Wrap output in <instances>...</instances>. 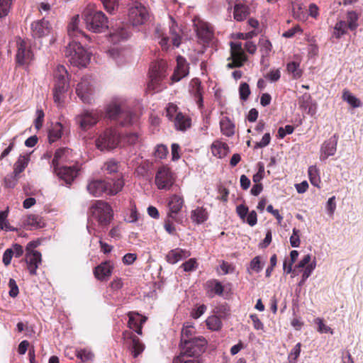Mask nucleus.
<instances>
[{"label":"nucleus","mask_w":363,"mask_h":363,"mask_svg":"<svg viewBox=\"0 0 363 363\" xmlns=\"http://www.w3.org/2000/svg\"><path fill=\"white\" fill-rule=\"evenodd\" d=\"M32 35L35 38H42L50 32V23L45 19L34 21L31 24Z\"/></svg>","instance_id":"obj_19"},{"label":"nucleus","mask_w":363,"mask_h":363,"mask_svg":"<svg viewBox=\"0 0 363 363\" xmlns=\"http://www.w3.org/2000/svg\"><path fill=\"white\" fill-rule=\"evenodd\" d=\"M142 138L137 133H130L126 134L121 139L123 144L134 145L140 143Z\"/></svg>","instance_id":"obj_44"},{"label":"nucleus","mask_w":363,"mask_h":363,"mask_svg":"<svg viewBox=\"0 0 363 363\" xmlns=\"http://www.w3.org/2000/svg\"><path fill=\"white\" fill-rule=\"evenodd\" d=\"M55 84L54 88V101L58 105L62 104L65 98V93L67 91L68 74L64 66L59 65L55 72Z\"/></svg>","instance_id":"obj_4"},{"label":"nucleus","mask_w":363,"mask_h":363,"mask_svg":"<svg viewBox=\"0 0 363 363\" xmlns=\"http://www.w3.org/2000/svg\"><path fill=\"white\" fill-rule=\"evenodd\" d=\"M240 97L242 100L245 101L250 94V89L249 85L243 82L240 84L239 88Z\"/></svg>","instance_id":"obj_57"},{"label":"nucleus","mask_w":363,"mask_h":363,"mask_svg":"<svg viewBox=\"0 0 363 363\" xmlns=\"http://www.w3.org/2000/svg\"><path fill=\"white\" fill-rule=\"evenodd\" d=\"M11 4L12 0H0V18L8 15Z\"/></svg>","instance_id":"obj_54"},{"label":"nucleus","mask_w":363,"mask_h":363,"mask_svg":"<svg viewBox=\"0 0 363 363\" xmlns=\"http://www.w3.org/2000/svg\"><path fill=\"white\" fill-rule=\"evenodd\" d=\"M196 26L197 34L200 38L207 39L211 37L212 30L207 23L199 22Z\"/></svg>","instance_id":"obj_38"},{"label":"nucleus","mask_w":363,"mask_h":363,"mask_svg":"<svg viewBox=\"0 0 363 363\" xmlns=\"http://www.w3.org/2000/svg\"><path fill=\"white\" fill-rule=\"evenodd\" d=\"M86 189L90 194L95 197L101 196L104 193L108 194L107 183L103 180L90 181L86 186Z\"/></svg>","instance_id":"obj_21"},{"label":"nucleus","mask_w":363,"mask_h":363,"mask_svg":"<svg viewBox=\"0 0 363 363\" xmlns=\"http://www.w3.org/2000/svg\"><path fill=\"white\" fill-rule=\"evenodd\" d=\"M287 71L295 79H298L302 75V71L300 69V65L296 62H291L287 65Z\"/></svg>","instance_id":"obj_50"},{"label":"nucleus","mask_w":363,"mask_h":363,"mask_svg":"<svg viewBox=\"0 0 363 363\" xmlns=\"http://www.w3.org/2000/svg\"><path fill=\"white\" fill-rule=\"evenodd\" d=\"M301 344L297 343L294 347L291 350L288 356L289 363H297V358L301 353Z\"/></svg>","instance_id":"obj_52"},{"label":"nucleus","mask_w":363,"mask_h":363,"mask_svg":"<svg viewBox=\"0 0 363 363\" xmlns=\"http://www.w3.org/2000/svg\"><path fill=\"white\" fill-rule=\"evenodd\" d=\"M7 216L8 213L6 211H0V230L16 231V229L10 225Z\"/></svg>","instance_id":"obj_48"},{"label":"nucleus","mask_w":363,"mask_h":363,"mask_svg":"<svg viewBox=\"0 0 363 363\" xmlns=\"http://www.w3.org/2000/svg\"><path fill=\"white\" fill-rule=\"evenodd\" d=\"M164 64L162 62L155 65L151 67L150 72L151 84L150 86H153L155 84H157L161 80L164 76Z\"/></svg>","instance_id":"obj_27"},{"label":"nucleus","mask_w":363,"mask_h":363,"mask_svg":"<svg viewBox=\"0 0 363 363\" xmlns=\"http://www.w3.org/2000/svg\"><path fill=\"white\" fill-rule=\"evenodd\" d=\"M29 162V155H20L18 160L14 164L13 173L15 175H18L27 167Z\"/></svg>","instance_id":"obj_37"},{"label":"nucleus","mask_w":363,"mask_h":363,"mask_svg":"<svg viewBox=\"0 0 363 363\" xmlns=\"http://www.w3.org/2000/svg\"><path fill=\"white\" fill-rule=\"evenodd\" d=\"M191 255L189 251L181 248L172 250L166 256L167 261L170 264H176L182 259L189 257Z\"/></svg>","instance_id":"obj_24"},{"label":"nucleus","mask_w":363,"mask_h":363,"mask_svg":"<svg viewBox=\"0 0 363 363\" xmlns=\"http://www.w3.org/2000/svg\"><path fill=\"white\" fill-rule=\"evenodd\" d=\"M169 35L163 30L161 26H157L155 28V38L158 40V43L162 50H168L169 47V38L174 47L178 48L182 41V30L177 26V22L172 17H169Z\"/></svg>","instance_id":"obj_1"},{"label":"nucleus","mask_w":363,"mask_h":363,"mask_svg":"<svg viewBox=\"0 0 363 363\" xmlns=\"http://www.w3.org/2000/svg\"><path fill=\"white\" fill-rule=\"evenodd\" d=\"M128 317V326L130 328H134L135 327H138L139 321L140 323V324L142 325L146 320L145 318L140 317V315L138 313H129Z\"/></svg>","instance_id":"obj_49"},{"label":"nucleus","mask_w":363,"mask_h":363,"mask_svg":"<svg viewBox=\"0 0 363 363\" xmlns=\"http://www.w3.org/2000/svg\"><path fill=\"white\" fill-rule=\"evenodd\" d=\"M65 55L69 62L76 67H86L90 60V54L78 42L69 43Z\"/></svg>","instance_id":"obj_3"},{"label":"nucleus","mask_w":363,"mask_h":363,"mask_svg":"<svg viewBox=\"0 0 363 363\" xmlns=\"http://www.w3.org/2000/svg\"><path fill=\"white\" fill-rule=\"evenodd\" d=\"M174 363H199L197 358H189L185 354H180L174 361Z\"/></svg>","instance_id":"obj_63"},{"label":"nucleus","mask_w":363,"mask_h":363,"mask_svg":"<svg viewBox=\"0 0 363 363\" xmlns=\"http://www.w3.org/2000/svg\"><path fill=\"white\" fill-rule=\"evenodd\" d=\"M132 338V347L131 353L134 358L138 357L145 349V345L141 342L140 339L135 336H131Z\"/></svg>","instance_id":"obj_39"},{"label":"nucleus","mask_w":363,"mask_h":363,"mask_svg":"<svg viewBox=\"0 0 363 363\" xmlns=\"http://www.w3.org/2000/svg\"><path fill=\"white\" fill-rule=\"evenodd\" d=\"M72 160V150L68 148L58 149L54 155L52 160L53 168L65 166L64 164Z\"/></svg>","instance_id":"obj_17"},{"label":"nucleus","mask_w":363,"mask_h":363,"mask_svg":"<svg viewBox=\"0 0 363 363\" xmlns=\"http://www.w3.org/2000/svg\"><path fill=\"white\" fill-rule=\"evenodd\" d=\"M342 99L350 104L352 108H359L362 106L361 101L353 95L348 89L342 91Z\"/></svg>","instance_id":"obj_34"},{"label":"nucleus","mask_w":363,"mask_h":363,"mask_svg":"<svg viewBox=\"0 0 363 363\" xmlns=\"http://www.w3.org/2000/svg\"><path fill=\"white\" fill-rule=\"evenodd\" d=\"M208 217V214L206 208L203 207H197L191 212V219L196 224H201L205 222Z\"/></svg>","instance_id":"obj_29"},{"label":"nucleus","mask_w":363,"mask_h":363,"mask_svg":"<svg viewBox=\"0 0 363 363\" xmlns=\"http://www.w3.org/2000/svg\"><path fill=\"white\" fill-rule=\"evenodd\" d=\"M168 152L167 147L163 145H159L157 146L155 151V155L159 159H163L166 157Z\"/></svg>","instance_id":"obj_64"},{"label":"nucleus","mask_w":363,"mask_h":363,"mask_svg":"<svg viewBox=\"0 0 363 363\" xmlns=\"http://www.w3.org/2000/svg\"><path fill=\"white\" fill-rule=\"evenodd\" d=\"M76 93L81 100L85 104H91L93 101L94 87L91 79L88 77L82 78L77 84Z\"/></svg>","instance_id":"obj_10"},{"label":"nucleus","mask_w":363,"mask_h":363,"mask_svg":"<svg viewBox=\"0 0 363 363\" xmlns=\"http://www.w3.org/2000/svg\"><path fill=\"white\" fill-rule=\"evenodd\" d=\"M54 172L62 179L67 183H71L78 174V169L75 166H62L54 168Z\"/></svg>","instance_id":"obj_18"},{"label":"nucleus","mask_w":363,"mask_h":363,"mask_svg":"<svg viewBox=\"0 0 363 363\" xmlns=\"http://www.w3.org/2000/svg\"><path fill=\"white\" fill-rule=\"evenodd\" d=\"M114 264L111 261H106L95 267L94 274L100 281H106L111 276Z\"/></svg>","instance_id":"obj_16"},{"label":"nucleus","mask_w":363,"mask_h":363,"mask_svg":"<svg viewBox=\"0 0 363 363\" xmlns=\"http://www.w3.org/2000/svg\"><path fill=\"white\" fill-rule=\"evenodd\" d=\"M62 131V125L60 122H57L52 125L48 133V139L50 143H54L61 138Z\"/></svg>","instance_id":"obj_36"},{"label":"nucleus","mask_w":363,"mask_h":363,"mask_svg":"<svg viewBox=\"0 0 363 363\" xmlns=\"http://www.w3.org/2000/svg\"><path fill=\"white\" fill-rule=\"evenodd\" d=\"M358 18H359V16L355 11H351L347 12V25L351 30H354L357 29V28L359 26V24L357 23Z\"/></svg>","instance_id":"obj_47"},{"label":"nucleus","mask_w":363,"mask_h":363,"mask_svg":"<svg viewBox=\"0 0 363 363\" xmlns=\"http://www.w3.org/2000/svg\"><path fill=\"white\" fill-rule=\"evenodd\" d=\"M230 56L228 58V68L240 67L242 66L243 63L247 60V57L245 54L244 50L241 43L231 42L230 43Z\"/></svg>","instance_id":"obj_9"},{"label":"nucleus","mask_w":363,"mask_h":363,"mask_svg":"<svg viewBox=\"0 0 363 363\" xmlns=\"http://www.w3.org/2000/svg\"><path fill=\"white\" fill-rule=\"evenodd\" d=\"M206 325L209 330H218L221 328L222 322L216 315H211L206 320Z\"/></svg>","instance_id":"obj_43"},{"label":"nucleus","mask_w":363,"mask_h":363,"mask_svg":"<svg viewBox=\"0 0 363 363\" xmlns=\"http://www.w3.org/2000/svg\"><path fill=\"white\" fill-rule=\"evenodd\" d=\"M99 118V113L96 110H85L76 117V121L82 129L86 130L95 125Z\"/></svg>","instance_id":"obj_14"},{"label":"nucleus","mask_w":363,"mask_h":363,"mask_svg":"<svg viewBox=\"0 0 363 363\" xmlns=\"http://www.w3.org/2000/svg\"><path fill=\"white\" fill-rule=\"evenodd\" d=\"M314 323L318 325L317 330L320 333L333 334V330L329 326L325 324L323 319L317 318L314 320Z\"/></svg>","instance_id":"obj_51"},{"label":"nucleus","mask_w":363,"mask_h":363,"mask_svg":"<svg viewBox=\"0 0 363 363\" xmlns=\"http://www.w3.org/2000/svg\"><path fill=\"white\" fill-rule=\"evenodd\" d=\"M211 149L212 154L218 158L225 157L229 152L228 145L220 140L214 141L211 146Z\"/></svg>","instance_id":"obj_25"},{"label":"nucleus","mask_w":363,"mask_h":363,"mask_svg":"<svg viewBox=\"0 0 363 363\" xmlns=\"http://www.w3.org/2000/svg\"><path fill=\"white\" fill-rule=\"evenodd\" d=\"M36 247V245L33 242H29L26 247V261L28 266V269L30 274H35L36 269L38 268L39 265L41 264V253L30 250V247Z\"/></svg>","instance_id":"obj_12"},{"label":"nucleus","mask_w":363,"mask_h":363,"mask_svg":"<svg viewBox=\"0 0 363 363\" xmlns=\"http://www.w3.org/2000/svg\"><path fill=\"white\" fill-rule=\"evenodd\" d=\"M119 143V135L112 129L106 130L96 140V147L101 151H110L116 148Z\"/></svg>","instance_id":"obj_7"},{"label":"nucleus","mask_w":363,"mask_h":363,"mask_svg":"<svg viewBox=\"0 0 363 363\" xmlns=\"http://www.w3.org/2000/svg\"><path fill=\"white\" fill-rule=\"evenodd\" d=\"M106 113L109 118L117 120L123 125L132 124L137 119L136 115L123 102H111L106 108Z\"/></svg>","instance_id":"obj_2"},{"label":"nucleus","mask_w":363,"mask_h":363,"mask_svg":"<svg viewBox=\"0 0 363 363\" xmlns=\"http://www.w3.org/2000/svg\"><path fill=\"white\" fill-rule=\"evenodd\" d=\"M18 50L16 53V61L20 65H24L29 62L31 59V53L29 50H26V43L19 39L17 41Z\"/></svg>","instance_id":"obj_23"},{"label":"nucleus","mask_w":363,"mask_h":363,"mask_svg":"<svg viewBox=\"0 0 363 363\" xmlns=\"http://www.w3.org/2000/svg\"><path fill=\"white\" fill-rule=\"evenodd\" d=\"M124 182L122 179H118L113 184L107 183V189L108 195H115L121 191L123 187Z\"/></svg>","instance_id":"obj_46"},{"label":"nucleus","mask_w":363,"mask_h":363,"mask_svg":"<svg viewBox=\"0 0 363 363\" xmlns=\"http://www.w3.org/2000/svg\"><path fill=\"white\" fill-rule=\"evenodd\" d=\"M315 267H316V259L314 257L313 260L305 267L303 274H302L303 278L308 279L311 275V274L313 273V272L315 269Z\"/></svg>","instance_id":"obj_62"},{"label":"nucleus","mask_w":363,"mask_h":363,"mask_svg":"<svg viewBox=\"0 0 363 363\" xmlns=\"http://www.w3.org/2000/svg\"><path fill=\"white\" fill-rule=\"evenodd\" d=\"M105 9L109 12H113L118 7V0H101Z\"/></svg>","instance_id":"obj_59"},{"label":"nucleus","mask_w":363,"mask_h":363,"mask_svg":"<svg viewBox=\"0 0 363 363\" xmlns=\"http://www.w3.org/2000/svg\"><path fill=\"white\" fill-rule=\"evenodd\" d=\"M292 12L294 16L299 21H305L306 15L305 13V6L301 3H295L292 5Z\"/></svg>","instance_id":"obj_42"},{"label":"nucleus","mask_w":363,"mask_h":363,"mask_svg":"<svg viewBox=\"0 0 363 363\" xmlns=\"http://www.w3.org/2000/svg\"><path fill=\"white\" fill-rule=\"evenodd\" d=\"M184 206V199L182 196L173 194L168 200V217L172 220L179 222L177 215Z\"/></svg>","instance_id":"obj_15"},{"label":"nucleus","mask_w":363,"mask_h":363,"mask_svg":"<svg viewBox=\"0 0 363 363\" xmlns=\"http://www.w3.org/2000/svg\"><path fill=\"white\" fill-rule=\"evenodd\" d=\"M190 92L197 99V104L199 107L202 106L203 98L201 86V82L199 79H193L189 84Z\"/></svg>","instance_id":"obj_28"},{"label":"nucleus","mask_w":363,"mask_h":363,"mask_svg":"<svg viewBox=\"0 0 363 363\" xmlns=\"http://www.w3.org/2000/svg\"><path fill=\"white\" fill-rule=\"evenodd\" d=\"M195 333V328L193 325L190 323H186L182 330V341L184 344L186 343V341H190V339H194L193 335Z\"/></svg>","instance_id":"obj_35"},{"label":"nucleus","mask_w":363,"mask_h":363,"mask_svg":"<svg viewBox=\"0 0 363 363\" xmlns=\"http://www.w3.org/2000/svg\"><path fill=\"white\" fill-rule=\"evenodd\" d=\"M220 130L222 133L228 137H230L235 133V125L228 118L223 117L220 121Z\"/></svg>","instance_id":"obj_31"},{"label":"nucleus","mask_w":363,"mask_h":363,"mask_svg":"<svg viewBox=\"0 0 363 363\" xmlns=\"http://www.w3.org/2000/svg\"><path fill=\"white\" fill-rule=\"evenodd\" d=\"M128 35V32L126 30L123 28H118L111 33L110 40L113 43H116L121 40L126 39Z\"/></svg>","instance_id":"obj_40"},{"label":"nucleus","mask_w":363,"mask_h":363,"mask_svg":"<svg viewBox=\"0 0 363 363\" xmlns=\"http://www.w3.org/2000/svg\"><path fill=\"white\" fill-rule=\"evenodd\" d=\"M148 16L147 9L141 4L136 3L134 6L129 9L128 20L134 26L143 24L147 20Z\"/></svg>","instance_id":"obj_11"},{"label":"nucleus","mask_w":363,"mask_h":363,"mask_svg":"<svg viewBox=\"0 0 363 363\" xmlns=\"http://www.w3.org/2000/svg\"><path fill=\"white\" fill-rule=\"evenodd\" d=\"M23 225L27 230H33L43 228L45 223L41 217L37 215H29L24 220Z\"/></svg>","instance_id":"obj_26"},{"label":"nucleus","mask_w":363,"mask_h":363,"mask_svg":"<svg viewBox=\"0 0 363 363\" xmlns=\"http://www.w3.org/2000/svg\"><path fill=\"white\" fill-rule=\"evenodd\" d=\"M336 209L335 196H332L328 199L326 203V210L328 214L332 217Z\"/></svg>","instance_id":"obj_60"},{"label":"nucleus","mask_w":363,"mask_h":363,"mask_svg":"<svg viewBox=\"0 0 363 363\" xmlns=\"http://www.w3.org/2000/svg\"><path fill=\"white\" fill-rule=\"evenodd\" d=\"M86 27L94 33H101L108 28V21L100 11H88L84 13Z\"/></svg>","instance_id":"obj_6"},{"label":"nucleus","mask_w":363,"mask_h":363,"mask_svg":"<svg viewBox=\"0 0 363 363\" xmlns=\"http://www.w3.org/2000/svg\"><path fill=\"white\" fill-rule=\"evenodd\" d=\"M263 265L264 262L262 263L260 257L257 256L251 260L248 270L258 273L262 269Z\"/></svg>","instance_id":"obj_53"},{"label":"nucleus","mask_w":363,"mask_h":363,"mask_svg":"<svg viewBox=\"0 0 363 363\" xmlns=\"http://www.w3.org/2000/svg\"><path fill=\"white\" fill-rule=\"evenodd\" d=\"M290 244L292 247H298L301 244L299 230L294 228L292 230V235L289 238Z\"/></svg>","instance_id":"obj_56"},{"label":"nucleus","mask_w":363,"mask_h":363,"mask_svg":"<svg viewBox=\"0 0 363 363\" xmlns=\"http://www.w3.org/2000/svg\"><path fill=\"white\" fill-rule=\"evenodd\" d=\"M250 14L249 9L247 6L238 4L234 6V18L238 21H242L245 19Z\"/></svg>","instance_id":"obj_33"},{"label":"nucleus","mask_w":363,"mask_h":363,"mask_svg":"<svg viewBox=\"0 0 363 363\" xmlns=\"http://www.w3.org/2000/svg\"><path fill=\"white\" fill-rule=\"evenodd\" d=\"M184 272H191L198 267L196 259L191 258L182 264Z\"/></svg>","instance_id":"obj_58"},{"label":"nucleus","mask_w":363,"mask_h":363,"mask_svg":"<svg viewBox=\"0 0 363 363\" xmlns=\"http://www.w3.org/2000/svg\"><path fill=\"white\" fill-rule=\"evenodd\" d=\"M206 345V340L201 336L190 339V341H186L184 344V351L181 354H185L189 358L198 359V357L205 350Z\"/></svg>","instance_id":"obj_8"},{"label":"nucleus","mask_w":363,"mask_h":363,"mask_svg":"<svg viewBox=\"0 0 363 363\" xmlns=\"http://www.w3.org/2000/svg\"><path fill=\"white\" fill-rule=\"evenodd\" d=\"M177 64V67L172 76V79L174 82H179L189 74V65L184 57L178 56Z\"/></svg>","instance_id":"obj_20"},{"label":"nucleus","mask_w":363,"mask_h":363,"mask_svg":"<svg viewBox=\"0 0 363 363\" xmlns=\"http://www.w3.org/2000/svg\"><path fill=\"white\" fill-rule=\"evenodd\" d=\"M174 125L177 130L182 131L186 130L191 126V120L181 112H179L175 116Z\"/></svg>","instance_id":"obj_32"},{"label":"nucleus","mask_w":363,"mask_h":363,"mask_svg":"<svg viewBox=\"0 0 363 363\" xmlns=\"http://www.w3.org/2000/svg\"><path fill=\"white\" fill-rule=\"evenodd\" d=\"M337 139L334 135L325 141L321 146L320 160H326L328 157L335 154L337 150Z\"/></svg>","instance_id":"obj_22"},{"label":"nucleus","mask_w":363,"mask_h":363,"mask_svg":"<svg viewBox=\"0 0 363 363\" xmlns=\"http://www.w3.org/2000/svg\"><path fill=\"white\" fill-rule=\"evenodd\" d=\"M308 177L311 183L318 188H320V177L319 170L315 166H311L308 168Z\"/></svg>","instance_id":"obj_41"},{"label":"nucleus","mask_w":363,"mask_h":363,"mask_svg":"<svg viewBox=\"0 0 363 363\" xmlns=\"http://www.w3.org/2000/svg\"><path fill=\"white\" fill-rule=\"evenodd\" d=\"M104 169L108 174L117 172L118 170V163L113 160H110L104 164Z\"/></svg>","instance_id":"obj_55"},{"label":"nucleus","mask_w":363,"mask_h":363,"mask_svg":"<svg viewBox=\"0 0 363 363\" xmlns=\"http://www.w3.org/2000/svg\"><path fill=\"white\" fill-rule=\"evenodd\" d=\"M44 117L45 114L43 111L40 108H38L36 110V118L34 121L35 127L36 129L39 130L42 127Z\"/></svg>","instance_id":"obj_61"},{"label":"nucleus","mask_w":363,"mask_h":363,"mask_svg":"<svg viewBox=\"0 0 363 363\" xmlns=\"http://www.w3.org/2000/svg\"><path fill=\"white\" fill-rule=\"evenodd\" d=\"M174 179L169 168L163 167L159 169L155 177V184L160 189H169Z\"/></svg>","instance_id":"obj_13"},{"label":"nucleus","mask_w":363,"mask_h":363,"mask_svg":"<svg viewBox=\"0 0 363 363\" xmlns=\"http://www.w3.org/2000/svg\"><path fill=\"white\" fill-rule=\"evenodd\" d=\"M79 16H75L72 18L71 23L68 26V34L73 38L86 37L83 31L79 28Z\"/></svg>","instance_id":"obj_30"},{"label":"nucleus","mask_w":363,"mask_h":363,"mask_svg":"<svg viewBox=\"0 0 363 363\" xmlns=\"http://www.w3.org/2000/svg\"><path fill=\"white\" fill-rule=\"evenodd\" d=\"M347 27V23L345 21L340 20L337 21L334 26L333 36L337 39L340 38L346 33Z\"/></svg>","instance_id":"obj_45"},{"label":"nucleus","mask_w":363,"mask_h":363,"mask_svg":"<svg viewBox=\"0 0 363 363\" xmlns=\"http://www.w3.org/2000/svg\"><path fill=\"white\" fill-rule=\"evenodd\" d=\"M92 219L100 226L108 225L113 218V210L110 205L103 201H96L90 208Z\"/></svg>","instance_id":"obj_5"}]
</instances>
